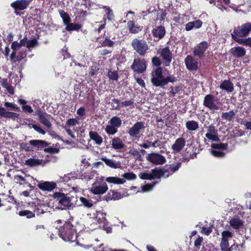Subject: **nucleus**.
Instances as JSON below:
<instances>
[{
    "instance_id": "f257e3e1",
    "label": "nucleus",
    "mask_w": 251,
    "mask_h": 251,
    "mask_svg": "<svg viewBox=\"0 0 251 251\" xmlns=\"http://www.w3.org/2000/svg\"><path fill=\"white\" fill-rule=\"evenodd\" d=\"M104 181L114 184H123L126 182L125 179L118 177L109 176L105 179L104 176H96L95 181L89 189V192L95 195L100 196L105 194L108 191V187Z\"/></svg>"
},
{
    "instance_id": "f03ea898",
    "label": "nucleus",
    "mask_w": 251,
    "mask_h": 251,
    "mask_svg": "<svg viewBox=\"0 0 251 251\" xmlns=\"http://www.w3.org/2000/svg\"><path fill=\"white\" fill-rule=\"evenodd\" d=\"M38 45L36 39L27 40L26 37L21 40L20 42L14 41L11 45L12 52L10 55L11 60L13 62L19 61L24 59L25 56V50L21 49L23 46L26 47L30 50Z\"/></svg>"
},
{
    "instance_id": "7ed1b4c3",
    "label": "nucleus",
    "mask_w": 251,
    "mask_h": 251,
    "mask_svg": "<svg viewBox=\"0 0 251 251\" xmlns=\"http://www.w3.org/2000/svg\"><path fill=\"white\" fill-rule=\"evenodd\" d=\"M54 224L58 230V235L64 241L73 242L76 240L77 234L74 226L60 220L56 221Z\"/></svg>"
},
{
    "instance_id": "20e7f679",
    "label": "nucleus",
    "mask_w": 251,
    "mask_h": 251,
    "mask_svg": "<svg viewBox=\"0 0 251 251\" xmlns=\"http://www.w3.org/2000/svg\"><path fill=\"white\" fill-rule=\"evenodd\" d=\"M106 213L102 211H97L96 215L91 217L88 215L86 219V224L90 229H96L100 227L101 223H105L106 219Z\"/></svg>"
},
{
    "instance_id": "39448f33",
    "label": "nucleus",
    "mask_w": 251,
    "mask_h": 251,
    "mask_svg": "<svg viewBox=\"0 0 251 251\" xmlns=\"http://www.w3.org/2000/svg\"><path fill=\"white\" fill-rule=\"evenodd\" d=\"M151 82L155 87H163L164 86L165 76L163 75V70L161 67L154 69L151 74Z\"/></svg>"
},
{
    "instance_id": "423d86ee",
    "label": "nucleus",
    "mask_w": 251,
    "mask_h": 251,
    "mask_svg": "<svg viewBox=\"0 0 251 251\" xmlns=\"http://www.w3.org/2000/svg\"><path fill=\"white\" fill-rule=\"evenodd\" d=\"M131 46L134 50L141 56H144L149 50L148 45L145 41L137 38L132 40Z\"/></svg>"
},
{
    "instance_id": "0eeeda50",
    "label": "nucleus",
    "mask_w": 251,
    "mask_h": 251,
    "mask_svg": "<svg viewBox=\"0 0 251 251\" xmlns=\"http://www.w3.org/2000/svg\"><path fill=\"white\" fill-rule=\"evenodd\" d=\"M53 197L60 205L64 207L70 208L74 206L70 197L64 193L56 192L53 194Z\"/></svg>"
},
{
    "instance_id": "6e6552de",
    "label": "nucleus",
    "mask_w": 251,
    "mask_h": 251,
    "mask_svg": "<svg viewBox=\"0 0 251 251\" xmlns=\"http://www.w3.org/2000/svg\"><path fill=\"white\" fill-rule=\"evenodd\" d=\"M147 61L144 59L135 58L134 59L131 68L138 74H143L147 69Z\"/></svg>"
},
{
    "instance_id": "1a4fd4ad",
    "label": "nucleus",
    "mask_w": 251,
    "mask_h": 251,
    "mask_svg": "<svg viewBox=\"0 0 251 251\" xmlns=\"http://www.w3.org/2000/svg\"><path fill=\"white\" fill-rule=\"evenodd\" d=\"M211 153L216 157H223L225 156V151L227 149V145L224 143L212 144L211 146Z\"/></svg>"
},
{
    "instance_id": "9d476101",
    "label": "nucleus",
    "mask_w": 251,
    "mask_h": 251,
    "mask_svg": "<svg viewBox=\"0 0 251 251\" xmlns=\"http://www.w3.org/2000/svg\"><path fill=\"white\" fill-rule=\"evenodd\" d=\"M251 31V23H246L235 28L232 32L238 37H246Z\"/></svg>"
},
{
    "instance_id": "9b49d317",
    "label": "nucleus",
    "mask_w": 251,
    "mask_h": 251,
    "mask_svg": "<svg viewBox=\"0 0 251 251\" xmlns=\"http://www.w3.org/2000/svg\"><path fill=\"white\" fill-rule=\"evenodd\" d=\"M145 126L144 124L141 122H136L131 127L129 128L128 131V133L130 137H131L133 140H135L136 138H139L138 134L140 132L144 129Z\"/></svg>"
},
{
    "instance_id": "f8f14e48",
    "label": "nucleus",
    "mask_w": 251,
    "mask_h": 251,
    "mask_svg": "<svg viewBox=\"0 0 251 251\" xmlns=\"http://www.w3.org/2000/svg\"><path fill=\"white\" fill-rule=\"evenodd\" d=\"M147 159L150 162L156 165H162L166 161L164 156L156 153L148 154L147 156Z\"/></svg>"
},
{
    "instance_id": "ddd939ff",
    "label": "nucleus",
    "mask_w": 251,
    "mask_h": 251,
    "mask_svg": "<svg viewBox=\"0 0 251 251\" xmlns=\"http://www.w3.org/2000/svg\"><path fill=\"white\" fill-rule=\"evenodd\" d=\"M203 104L205 107L211 110L219 109V106L215 102L214 97L210 94L205 96Z\"/></svg>"
},
{
    "instance_id": "4468645a",
    "label": "nucleus",
    "mask_w": 251,
    "mask_h": 251,
    "mask_svg": "<svg viewBox=\"0 0 251 251\" xmlns=\"http://www.w3.org/2000/svg\"><path fill=\"white\" fill-rule=\"evenodd\" d=\"M209 44L206 41H202L197 44L193 50V54L195 56L201 58L204 56V52L207 50Z\"/></svg>"
},
{
    "instance_id": "2eb2a0df",
    "label": "nucleus",
    "mask_w": 251,
    "mask_h": 251,
    "mask_svg": "<svg viewBox=\"0 0 251 251\" xmlns=\"http://www.w3.org/2000/svg\"><path fill=\"white\" fill-rule=\"evenodd\" d=\"M228 223L233 229L238 230L243 226L244 221L240 218L239 215H236L233 217L229 218Z\"/></svg>"
},
{
    "instance_id": "dca6fc26",
    "label": "nucleus",
    "mask_w": 251,
    "mask_h": 251,
    "mask_svg": "<svg viewBox=\"0 0 251 251\" xmlns=\"http://www.w3.org/2000/svg\"><path fill=\"white\" fill-rule=\"evenodd\" d=\"M37 113L40 122L47 127L51 128L52 125L50 121V116L41 110H38Z\"/></svg>"
},
{
    "instance_id": "f3484780",
    "label": "nucleus",
    "mask_w": 251,
    "mask_h": 251,
    "mask_svg": "<svg viewBox=\"0 0 251 251\" xmlns=\"http://www.w3.org/2000/svg\"><path fill=\"white\" fill-rule=\"evenodd\" d=\"M207 132L205 134V137L212 141H218L219 138L217 135V131L215 126L210 125L207 127Z\"/></svg>"
},
{
    "instance_id": "a211bd4d",
    "label": "nucleus",
    "mask_w": 251,
    "mask_h": 251,
    "mask_svg": "<svg viewBox=\"0 0 251 251\" xmlns=\"http://www.w3.org/2000/svg\"><path fill=\"white\" fill-rule=\"evenodd\" d=\"M97 175V172L92 169L86 171H83L79 174V178L82 180L89 181L92 179Z\"/></svg>"
},
{
    "instance_id": "6ab92c4d",
    "label": "nucleus",
    "mask_w": 251,
    "mask_h": 251,
    "mask_svg": "<svg viewBox=\"0 0 251 251\" xmlns=\"http://www.w3.org/2000/svg\"><path fill=\"white\" fill-rule=\"evenodd\" d=\"M187 68L189 70H196L198 68V62L191 55H187L185 59Z\"/></svg>"
},
{
    "instance_id": "aec40b11",
    "label": "nucleus",
    "mask_w": 251,
    "mask_h": 251,
    "mask_svg": "<svg viewBox=\"0 0 251 251\" xmlns=\"http://www.w3.org/2000/svg\"><path fill=\"white\" fill-rule=\"evenodd\" d=\"M29 4L28 0H17L11 3V6L15 10H24Z\"/></svg>"
},
{
    "instance_id": "412c9836",
    "label": "nucleus",
    "mask_w": 251,
    "mask_h": 251,
    "mask_svg": "<svg viewBox=\"0 0 251 251\" xmlns=\"http://www.w3.org/2000/svg\"><path fill=\"white\" fill-rule=\"evenodd\" d=\"M161 56L165 61V65L168 66L172 61V53L168 47L163 48L161 51Z\"/></svg>"
},
{
    "instance_id": "4be33fe9",
    "label": "nucleus",
    "mask_w": 251,
    "mask_h": 251,
    "mask_svg": "<svg viewBox=\"0 0 251 251\" xmlns=\"http://www.w3.org/2000/svg\"><path fill=\"white\" fill-rule=\"evenodd\" d=\"M185 143V139L179 137L175 141V143L172 145V149L174 152H178L184 147Z\"/></svg>"
},
{
    "instance_id": "5701e85b",
    "label": "nucleus",
    "mask_w": 251,
    "mask_h": 251,
    "mask_svg": "<svg viewBox=\"0 0 251 251\" xmlns=\"http://www.w3.org/2000/svg\"><path fill=\"white\" fill-rule=\"evenodd\" d=\"M47 161L42 159H39L35 158H30L25 161V164L29 167H32L39 165L44 166Z\"/></svg>"
},
{
    "instance_id": "b1692460",
    "label": "nucleus",
    "mask_w": 251,
    "mask_h": 251,
    "mask_svg": "<svg viewBox=\"0 0 251 251\" xmlns=\"http://www.w3.org/2000/svg\"><path fill=\"white\" fill-rule=\"evenodd\" d=\"M38 186L43 191H50L56 187V184L53 182L45 181L39 183Z\"/></svg>"
},
{
    "instance_id": "393cba45",
    "label": "nucleus",
    "mask_w": 251,
    "mask_h": 251,
    "mask_svg": "<svg viewBox=\"0 0 251 251\" xmlns=\"http://www.w3.org/2000/svg\"><path fill=\"white\" fill-rule=\"evenodd\" d=\"M110 143L112 148L115 150H121L125 147L123 140L118 137L112 138Z\"/></svg>"
},
{
    "instance_id": "a878e982",
    "label": "nucleus",
    "mask_w": 251,
    "mask_h": 251,
    "mask_svg": "<svg viewBox=\"0 0 251 251\" xmlns=\"http://www.w3.org/2000/svg\"><path fill=\"white\" fill-rule=\"evenodd\" d=\"M220 88L228 93L232 92L234 90V85L230 81L225 80L221 83Z\"/></svg>"
},
{
    "instance_id": "bb28decb",
    "label": "nucleus",
    "mask_w": 251,
    "mask_h": 251,
    "mask_svg": "<svg viewBox=\"0 0 251 251\" xmlns=\"http://www.w3.org/2000/svg\"><path fill=\"white\" fill-rule=\"evenodd\" d=\"M232 55L236 57L241 58L245 56L246 54V50L241 47H236L233 48L231 50Z\"/></svg>"
},
{
    "instance_id": "cd10ccee",
    "label": "nucleus",
    "mask_w": 251,
    "mask_h": 251,
    "mask_svg": "<svg viewBox=\"0 0 251 251\" xmlns=\"http://www.w3.org/2000/svg\"><path fill=\"white\" fill-rule=\"evenodd\" d=\"M165 28L162 26H159L154 28L152 30L153 35L159 39L162 38L165 34Z\"/></svg>"
},
{
    "instance_id": "c85d7f7f",
    "label": "nucleus",
    "mask_w": 251,
    "mask_h": 251,
    "mask_svg": "<svg viewBox=\"0 0 251 251\" xmlns=\"http://www.w3.org/2000/svg\"><path fill=\"white\" fill-rule=\"evenodd\" d=\"M90 139L93 140L98 145L101 144L103 141L102 138L96 131H91L89 133Z\"/></svg>"
},
{
    "instance_id": "c756f323",
    "label": "nucleus",
    "mask_w": 251,
    "mask_h": 251,
    "mask_svg": "<svg viewBox=\"0 0 251 251\" xmlns=\"http://www.w3.org/2000/svg\"><path fill=\"white\" fill-rule=\"evenodd\" d=\"M172 175L168 168L166 169H155V177H156L157 178H159L161 177L167 178Z\"/></svg>"
},
{
    "instance_id": "7c9ffc66",
    "label": "nucleus",
    "mask_w": 251,
    "mask_h": 251,
    "mask_svg": "<svg viewBox=\"0 0 251 251\" xmlns=\"http://www.w3.org/2000/svg\"><path fill=\"white\" fill-rule=\"evenodd\" d=\"M101 160L105 163V164L108 167L113 168L117 169L121 167V163L120 162H115L113 160L108 159L107 158H102Z\"/></svg>"
},
{
    "instance_id": "2f4dec72",
    "label": "nucleus",
    "mask_w": 251,
    "mask_h": 251,
    "mask_svg": "<svg viewBox=\"0 0 251 251\" xmlns=\"http://www.w3.org/2000/svg\"><path fill=\"white\" fill-rule=\"evenodd\" d=\"M29 144L38 149H42L48 146L47 143L43 140H32L29 141Z\"/></svg>"
},
{
    "instance_id": "473e14b6",
    "label": "nucleus",
    "mask_w": 251,
    "mask_h": 251,
    "mask_svg": "<svg viewBox=\"0 0 251 251\" xmlns=\"http://www.w3.org/2000/svg\"><path fill=\"white\" fill-rule=\"evenodd\" d=\"M123 198V195L119 193V192H115L113 190H110L107 196H106V200L107 201H108L109 199V200H118L119 199H121V198Z\"/></svg>"
},
{
    "instance_id": "72a5a7b5",
    "label": "nucleus",
    "mask_w": 251,
    "mask_h": 251,
    "mask_svg": "<svg viewBox=\"0 0 251 251\" xmlns=\"http://www.w3.org/2000/svg\"><path fill=\"white\" fill-rule=\"evenodd\" d=\"M185 125L187 129L190 131H196L199 127L198 122L194 120L187 121Z\"/></svg>"
},
{
    "instance_id": "f704fd0d",
    "label": "nucleus",
    "mask_w": 251,
    "mask_h": 251,
    "mask_svg": "<svg viewBox=\"0 0 251 251\" xmlns=\"http://www.w3.org/2000/svg\"><path fill=\"white\" fill-rule=\"evenodd\" d=\"M155 169L152 170L151 172L147 173H140L139 175V177L140 178L142 179H149L151 180L152 179L157 178L156 177H155Z\"/></svg>"
},
{
    "instance_id": "c9c22d12",
    "label": "nucleus",
    "mask_w": 251,
    "mask_h": 251,
    "mask_svg": "<svg viewBox=\"0 0 251 251\" xmlns=\"http://www.w3.org/2000/svg\"><path fill=\"white\" fill-rule=\"evenodd\" d=\"M235 112L233 110H230L228 112L223 113L221 115L222 119L227 121H231L234 118Z\"/></svg>"
},
{
    "instance_id": "e433bc0d",
    "label": "nucleus",
    "mask_w": 251,
    "mask_h": 251,
    "mask_svg": "<svg viewBox=\"0 0 251 251\" xmlns=\"http://www.w3.org/2000/svg\"><path fill=\"white\" fill-rule=\"evenodd\" d=\"M60 17L62 18L65 25L71 22V19L69 14L63 10L59 11Z\"/></svg>"
},
{
    "instance_id": "4c0bfd02",
    "label": "nucleus",
    "mask_w": 251,
    "mask_h": 251,
    "mask_svg": "<svg viewBox=\"0 0 251 251\" xmlns=\"http://www.w3.org/2000/svg\"><path fill=\"white\" fill-rule=\"evenodd\" d=\"M108 124H111L116 128L121 126L122 125V120L120 118L115 116L112 118L108 122Z\"/></svg>"
},
{
    "instance_id": "58836bf2",
    "label": "nucleus",
    "mask_w": 251,
    "mask_h": 251,
    "mask_svg": "<svg viewBox=\"0 0 251 251\" xmlns=\"http://www.w3.org/2000/svg\"><path fill=\"white\" fill-rule=\"evenodd\" d=\"M81 27V25L78 24H74L70 22L66 25V30L69 31L78 30Z\"/></svg>"
},
{
    "instance_id": "ea45409f",
    "label": "nucleus",
    "mask_w": 251,
    "mask_h": 251,
    "mask_svg": "<svg viewBox=\"0 0 251 251\" xmlns=\"http://www.w3.org/2000/svg\"><path fill=\"white\" fill-rule=\"evenodd\" d=\"M128 26L129 29V31L132 33H136L138 32L141 29L137 25H135L134 23L132 21H130L128 23Z\"/></svg>"
},
{
    "instance_id": "a19ab883",
    "label": "nucleus",
    "mask_w": 251,
    "mask_h": 251,
    "mask_svg": "<svg viewBox=\"0 0 251 251\" xmlns=\"http://www.w3.org/2000/svg\"><path fill=\"white\" fill-rule=\"evenodd\" d=\"M105 132L108 135H113L118 132L117 128L109 124L105 128Z\"/></svg>"
},
{
    "instance_id": "79ce46f5",
    "label": "nucleus",
    "mask_w": 251,
    "mask_h": 251,
    "mask_svg": "<svg viewBox=\"0 0 251 251\" xmlns=\"http://www.w3.org/2000/svg\"><path fill=\"white\" fill-rule=\"evenodd\" d=\"M232 39L238 44L246 46L247 38H240L236 34L231 33Z\"/></svg>"
},
{
    "instance_id": "37998d69",
    "label": "nucleus",
    "mask_w": 251,
    "mask_h": 251,
    "mask_svg": "<svg viewBox=\"0 0 251 251\" xmlns=\"http://www.w3.org/2000/svg\"><path fill=\"white\" fill-rule=\"evenodd\" d=\"M220 247L222 251H231L228 241L221 240Z\"/></svg>"
},
{
    "instance_id": "c03bdc74",
    "label": "nucleus",
    "mask_w": 251,
    "mask_h": 251,
    "mask_svg": "<svg viewBox=\"0 0 251 251\" xmlns=\"http://www.w3.org/2000/svg\"><path fill=\"white\" fill-rule=\"evenodd\" d=\"M222 1L223 0H211L210 3L214 4L220 10L224 11L226 9V8L222 4Z\"/></svg>"
},
{
    "instance_id": "a18cd8bd",
    "label": "nucleus",
    "mask_w": 251,
    "mask_h": 251,
    "mask_svg": "<svg viewBox=\"0 0 251 251\" xmlns=\"http://www.w3.org/2000/svg\"><path fill=\"white\" fill-rule=\"evenodd\" d=\"M233 236V233L228 230H224L222 232V240L228 241V239Z\"/></svg>"
},
{
    "instance_id": "49530a36",
    "label": "nucleus",
    "mask_w": 251,
    "mask_h": 251,
    "mask_svg": "<svg viewBox=\"0 0 251 251\" xmlns=\"http://www.w3.org/2000/svg\"><path fill=\"white\" fill-rule=\"evenodd\" d=\"M27 176H24L22 175H17L15 176L14 179L19 182L20 185L24 184L25 183H28L27 182L26 177Z\"/></svg>"
},
{
    "instance_id": "de8ad7c7",
    "label": "nucleus",
    "mask_w": 251,
    "mask_h": 251,
    "mask_svg": "<svg viewBox=\"0 0 251 251\" xmlns=\"http://www.w3.org/2000/svg\"><path fill=\"white\" fill-rule=\"evenodd\" d=\"M19 215L21 216H25L27 218H31L35 216L34 213L27 210L20 211L19 212Z\"/></svg>"
},
{
    "instance_id": "09e8293b",
    "label": "nucleus",
    "mask_w": 251,
    "mask_h": 251,
    "mask_svg": "<svg viewBox=\"0 0 251 251\" xmlns=\"http://www.w3.org/2000/svg\"><path fill=\"white\" fill-rule=\"evenodd\" d=\"M4 106L13 110H16L17 111H20V107H18L16 104L12 102H5L4 103Z\"/></svg>"
},
{
    "instance_id": "8fccbe9b",
    "label": "nucleus",
    "mask_w": 251,
    "mask_h": 251,
    "mask_svg": "<svg viewBox=\"0 0 251 251\" xmlns=\"http://www.w3.org/2000/svg\"><path fill=\"white\" fill-rule=\"evenodd\" d=\"M128 153L131 155L136 159L141 157L139 150L134 148L130 149L128 151Z\"/></svg>"
},
{
    "instance_id": "3c124183",
    "label": "nucleus",
    "mask_w": 251,
    "mask_h": 251,
    "mask_svg": "<svg viewBox=\"0 0 251 251\" xmlns=\"http://www.w3.org/2000/svg\"><path fill=\"white\" fill-rule=\"evenodd\" d=\"M44 208H46V207L44 205H40L37 206L34 210V213L35 214H36L37 215H39L41 214H43L45 212Z\"/></svg>"
},
{
    "instance_id": "603ef678",
    "label": "nucleus",
    "mask_w": 251,
    "mask_h": 251,
    "mask_svg": "<svg viewBox=\"0 0 251 251\" xmlns=\"http://www.w3.org/2000/svg\"><path fill=\"white\" fill-rule=\"evenodd\" d=\"M121 103L120 100L117 99H114L112 100L111 106L113 109L117 110L120 108L121 106Z\"/></svg>"
},
{
    "instance_id": "864d4df0",
    "label": "nucleus",
    "mask_w": 251,
    "mask_h": 251,
    "mask_svg": "<svg viewBox=\"0 0 251 251\" xmlns=\"http://www.w3.org/2000/svg\"><path fill=\"white\" fill-rule=\"evenodd\" d=\"M155 183L153 184H147L141 187L142 191L143 192H148L151 191L153 186L155 185Z\"/></svg>"
},
{
    "instance_id": "5fc2aeb1",
    "label": "nucleus",
    "mask_w": 251,
    "mask_h": 251,
    "mask_svg": "<svg viewBox=\"0 0 251 251\" xmlns=\"http://www.w3.org/2000/svg\"><path fill=\"white\" fill-rule=\"evenodd\" d=\"M108 76L110 79L115 81L117 80L119 77L118 75L116 72L111 71H109L108 72Z\"/></svg>"
},
{
    "instance_id": "6e6d98bb",
    "label": "nucleus",
    "mask_w": 251,
    "mask_h": 251,
    "mask_svg": "<svg viewBox=\"0 0 251 251\" xmlns=\"http://www.w3.org/2000/svg\"><path fill=\"white\" fill-rule=\"evenodd\" d=\"M80 201L85 206L88 208L91 207L93 206L92 203L90 202V201L87 199L83 198V197H80Z\"/></svg>"
},
{
    "instance_id": "4d7b16f0",
    "label": "nucleus",
    "mask_w": 251,
    "mask_h": 251,
    "mask_svg": "<svg viewBox=\"0 0 251 251\" xmlns=\"http://www.w3.org/2000/svg\"><path fill=\"white\" fill-rule=\"evenodd\" d=\"M125 179L127 180H134L136 178V176L133 173H126L122 176Z\"/></svg>"
},
{
    "instance_id": "13d9d810",
    "label": "nucleus",
    "mask_w": 251,
    "mask_h": 251,
    "mask_svg": "<svg viewBox=\"0 0 251 251\" xmlns=\"http://www.w3.org/2000/svg\"><path fill=\"white\" fill-rule=\"evenodd\" d=\"M19 116V114L17 113L6 111L5 118L15 119L16 118H18Z\"/></svg>"
},
{
    "instance_id": "bf43d9fd",
    "label": "nucleus",
    "mask_w": 251,
    "mask_h": 251,
    "mask_svg": "<svg viewBox=\"0 0 251 251\" xmlns=\"http://www.w3.org/2000/svg\"><path fill=\"white\" fill-rule=\"evenodd\" d=\"M180 167V163H177L175 165H171L170 166V167L168 168L169 169L171 173L173 174V173H175L178 170V169Z\"/></svg>"
},
{
    "instance_id": "052dcab7",
    "label": "nucleus",
    "mask_w": 251,
    "mask_h": 251,
    "mask_svg": "<svg viewBox=\"0 0 251 251\" xmlns=\"http://www.w3.org/2000/svg\"><path fill=\"white\" fill-rule=\"evenodd\" d=\"M176 80L177 79L176 77H175L173 75H170L166 77H165V81H166V82L164 83V86L167 85L169 82L173 83L176 81Z\"/></svg>"
},
{
    "instance_id": "680f3d73",
    "label": "nucleus",
    "mask_w": 251,
    "mask_h": 251,
    "mask_svg": "<svg viewBox=\"0 0 251 251\" xmlns=\"http://www.w3.org/2000/svg\"><path fill=\"white\" fill-rule=\"evenodd\" d=\"M114 43L113 41L111 40L108 38H106L104 41L102 43V46H107L108 47H112L114 45Z\"/></svg>"
},
{
    "instance_id": "e2e57ef3",
    "label": "nucleus",
    "mask_w": 251,
    "mask_h": 251,
    "mask_svg": "<svg viewBox=\"0 0 251 251\" xmlns=\"http://www.w3.org/2000/svg\"><path fill=\"white\" fill-rule=\"evenodd\" d=\"M134 102L133 101L130 100H125L121 103V107H132L133 105Z\"/></svg>"
},
{
    "instance_id": "0e129e2a",
    "label": "nucleus",
    "mask_w": 251,
    "mask_h": 251,
    "mask_svg": "<svg viewBox=\"0 0 251 251\" xmlns=\"http://www.w3.org/2000/svg\"><path fill=\"white\" fill-rule=\"evenodd\" d=\"M44 151L46 152H49L50 153H57L59 152V149L53 147H50L44 149Z\"/></svg>"
},
{
    "instance_id": "69168bd1",
    "label": "nucleus",
    "mask_w": 251,
    "mask_h": 251,
    "mask_svg": "<svg viewBox=\"0 0 251 251\" xmlns=\"http://www.w3.org/2000/svg\"><path fill=\"white\" fill-rule=\"evenodd\" d=\"M32 127L37 132L42 135H45L46 134V131L39 126L36 125H32Z\"/></svg>"
},
{
    "instance_id": "338daca9",
    "label": "nucleus",
    "mask_w": 251,
    "mask_h": 251,
    "mask_svg": "<svg viewBox=\"0 0 251 251\" xmlns=\"http://www.w3.org/2000/svg\"><path fill=\"white\" fill-rule=\"evenodd\" d=\"M78 124V121L76 119H70L67 120L66 125L69 126H73Z\"/></svg>"
},
{
    "instance_id": "774afa93",
    "label": "nucleus",
    "mask_w": 251,
    "mask_h": 251,
    "mask_svg": "<svg viewBox=\"0 0 251 251\" xmlns=\"http://www.w3.org/2000/svg\"><path fill=\"white\" fill-rule=\"evenodd\" d=\"M2 86L4 88H6L8 92L11 94H13L14 93V90L13 87L7 84L6 82H4L2 83Z\"/></svg>"
}]
</instances>
